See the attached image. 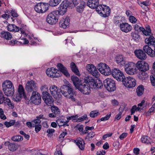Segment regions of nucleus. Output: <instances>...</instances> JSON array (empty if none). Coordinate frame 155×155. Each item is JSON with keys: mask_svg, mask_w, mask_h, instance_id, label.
<instances>
[{"mask_svg": "<svg viewBox=\"0 0 155 155\" xmlns=\"http://www.w3.org/2000/svg\"><path fill=\"white\" fill-rule=\"evenodd\" d=\"M123 84L124 85L129 88H132L134 87L136 84L135 79L132 77L129 76L123 78V80H122Z\"/></svg>", "mask_w": 155, "mask_h": 155, "instance_id": "obj_6", "label": "nucleus"}, {"mask_svg": "<svg viewBox=\"0 0 155 155\" xmlns=\"http://www.w3.org/2000/svg\"><path fill=\"white\" fill-rule=\"evenodd\" d=\"M22 97H22L21 95H20L18 94L16 96L15 99V101L17 102H19L21 101V99Z\"/></svg>", "mask_w": 155, "mask_h": 155, "instance_id": "obj_60", "label": "nucleus"}, {"mask_svg": "<svg viewBox=\"0 0 155 155\" xmlns=\"http://www.w3.org/2000/svg\"><path fill=\"white\" fill-rule=\"evenodd\" d=\"M15 123V120H10L9 122L5 121L4 123V124L7 127H9L14 125Z\"/></svg>", "mask_w": 155, "mask_h": 155, "instance_id": "obj_43", "label": "nucleus"}, {"mask_svg": "<svg viewBox=\"0 0 155 155\" xmlns=\"http://www.w3.org/2000/svg\"><path fill=\"white\" fill-rule=\"evenodd\" d=\"M59 18V15L57 14L54 11L47 15L46 18V21L50 24L54 25L58 22Z\"/></svg>", "mask_w": 155, "mask_h": 155, "instance_id": "obj_10", "label": "nucleus"}, {"mask_svg": "<svg viewBox=\"0 0 155 155\" xmlns=\"http://www.w3.org/2000/svg\"><path fill=\"white\" fill-rule=\"evenodd\" d=\"M97 67L100 72L105 76H108L111 74L110 67L105 63H101L98 64Z\"/></svg>", "mask_w": 155, "mask_h": 155, "instance_id": "obj_8", "label": "nucleus"}, {"mask_svg": "<svg viewBox=\"0 0 155 155\" xmlns=\"http://www.w3.org/2000/svg\"><path fill=\"white\" fill-rule=\"evenodd\" d=\"M56 122L58 124L59 127L63 126L62 124L64 122V119L63 118H60L58 119Z\"/></svg>", "mask_w": 155, "mask_h": 155, "instance_id": "obj_55", "label": "nucleus"}, {"mask_svg": "<svg viewBox=\"0 0 155 155\" xmlns=\"http://www.w3.org/2000/svg\"><path fill=\"white\" fill-rule=\"evenodd\" d=\"M97 11L104 18L108 17L110 12V9L109 7L105 5H100L97 8Z\"/></svg>", "mask_w": 155, "mask_h": 155, "instance_id": "obj_5", "label": "nucleus"}, {"mask_svg": "<svg viewBox=\"0 0 155 155\" xmlns=\"http://www.w3.org/2000/svg\"><path fill=\"white\" fill-rule=\"evenodd\" d=\"M67 85H63L61 86L60 89H59L60 93L65 97H67L68 94H72L73 89L72 85L68 82Z\"/></svg>", "mask_w": 155, "mask_h": 155, "instance_id": "obj_7", "label": "nucleus"}, {"mask_svg": "<svg viewBox=\"0 0 155 155\" xmlns=\"http://www.w3.org/2000/svg\"><path fill=\"white\" fill-rule=\"evenodd\" d=\"M127 70L126 71V72L128 74H129L130 75H133L134 74L135 72V69L134 68L131 69L130 68H129L127 67Z\"/></svg>", "mask_w": 155, "mask_h": 155, "instance_id": "obj_54", "label": "nucleus"}, {"mask_svg": "<svg viewBox=\"0 0 155 155\" xmlns=\"http://www.w3.org/2000/svg\"><path fill=\"white\" fill-rule=\"evenodd\" d=\"M2 90L5 95L12 96L14 94L15 89L12 83L10 81L6 80L2 84Z\"/></svg>", "mask_w": 155, "mask_h": 155, "instance_id": "obj_2", "label": "nucleus"}, {"mask_svg": "<svg viewBox=\"0 0 155 155\" xmlns=\"http://www.w3.org/2000/svg\"><path fill=\"white\" fill-rule=\"evenodd\" d=\"M99 113L98 111L96 110L91 111L90 114V116L92 118H94L97 116Z\"/></svg>", "mask_w": 155, "mask_h": 155, "instance_id": "obj_50", "label": "nucleus"}, {"mask_svg": "<svg viewBox=\"0 0 155 155\" xmlns=\"http://www.w3.org/2000/svg\"><path fill=\"white\" fill-rule=\"evenodd\" d=\"M115 61L118 64L124 65L125 63V61L124 60L123 56L121 55H117L115 58Z\"/></svg>", "mask_w": 155, "mask_h": 155, "instance_id": "obj_29", "label": "nucleus"}, {"mask_svg": "<svg viewBox=\"0 0 155 155\" xmlns=\"http://www.w3.org/2000/svg\"><path fill=\"white\" fill-rule=\"evenodd\" d=\"M6 98L4 97L2 92L0 90V104L5 102Z\"/></svg>", "mask_w": 155, "mask_h": 155, "instance_id": "obj_47", "label": "nucleus"}, {"mask_svg": "<svg viewBox=\"0 0 155 155\" xmlns=\"http://www.w3.org/2000/svg\"><path fill=\"white\" fill-rule=\"evenodd\" d=\"M96 67L92 64H88L86 66V69L90 73L96 69Z\"/></svg>", "mask_w": 155, "mask_h": 155, "instance_id": "obj_40", "label": "nucleus"}, {"mask_svg": "<svg viewBox=\"0 0 155 155\" xmlns=\"http://www.w3.org/2000/svg\"><path fill=\"white\" fill-rule=\"evenodd\" d=\"M50 95V94L46 91H43L42 92V98L44 101L46 100V99Z\"/></svg>", "mask_w": 155, "mask_h": 155, "instance_id": "obj_52", "label": "nucleus"}, {"mask_svg": "<svg viewBox=\"0 0 155 155\" xmlns=\"http://www.w3.org/2000/svg\"><path fill=\"white\" fill-rule=\"evenodd\" d=\"M59 88L54 85H52L50 88V91L51 94L56 99L61 97L62 95L60 93Z\"/></svg>", "mask_w": 155, "mask_h": 155, "instance_id": "obj_15", "label": "nucleus"}, {"mask_svg": "<svg viewBox=\"0 0 155 155\" xmlns=\"http://www.w3.org/2000/svg\"><path fill=\"white\" fill-rule=\"evenodd\" d=\"M150 80L152 85L155 86V78L153 76H150Z\"/></svg>", "mask_w": 155, "mask_h": 155, "instance_id": "obj_64", "label": "nucleus"}, {"mask_svg": "<svg viewBox=\"0 0 155 155\" xmlns=\"http://www.w3.org/2000/svg\"><path fill=\"white\" fill-rule=\"evenodd\" d=\"M70 21L69 17L66 16L61 19L59 23V26L61 28L65 29L69 27Z\"/></svg>", "mask_w": 155, "mask_h": 155, "instance_id": "obj_18", "label": "nucleus"}, {"mask_svg": "<svg viewBox=\"0 0 155 155\" xmlns=\"http://www.w3.org/2000/svg\"><path fill=\"white\" fill-rule=\"evenodd\" d=\"M120 27L122 31L127 33L130 31L132 29V27L127 23H122L120 24Z\"/></svg>", "mask_w": 155, "mask_h": 155, "instance_id": "obj_22", "label": "nucleus"}, {"mask_svg": "<svg viewBox=\"0 0 155 155\" xmlns=\"http://www.w3.org/2000/svg\"><path fill=\"white\" fill-rule=\"evenodd\" d=\"M84 83L82 92L90 91V89L101 88L103 84L100 80L94 79L91 76H87L85 77L84 80Z\"/></svg>", "mask_w": 155, "mask_h": 155, "instance_id": "obj_1", "label": "nucleus"}, {"mask_svg": "<svg viewBox=\"0 0 155 155\" xmlns=\"http://www.w3.org/2000/svg\"><path fill=\"white\" fill-rule=\"evenodd\" d=\"M111 74L113 77L119 81L123 80L124 77L123 73L117 68H115L113 69Z\"/></svg>", "mask_w": 155, "mask_h": 155, "instance_id": "obj_14", "label": "nucleus"}, {"mask_svg": "<svg viewBox=\"0 0 155 155\" xmlns=\"http://www.w3.org/2000/svg\"><path fill=\"white\" fill-rule=\"evenodd\" d=\"M4 145L7 146L8 149L11 151H14L18 149V147L15 143H11L9 141L5 142Z\"/></svg>", "mask_w": 155, "mask_h": 155, "instance_id": "obj_25", "label": "nucleus"}, {"mask_svg": "<svg viewBox=\"0 0 155 155\" xmlns=\"http://www.w3.org/2000/svg\"><path fill=\"white\" fill-rule=\"evenodd\" d=\"M26 91L28 93L30 92H36L37 90V87L36 83L33 80L28 81L25 87Z\"/></svg>", "mask_w": 155, "mask_h": 155, "instance_id": "obj_12", "label": "nucleus"}, {"mask_svg": "<svg viewBox=\"0 0 155 155\" xmlns=\"http://www.w3.org/2000/svg\"><path fill=\"white\" fill-rule=\"evenodd\" d=\"M70 68L71 71L75 74L78 76L81 75L79 71L78 68L76 66L74 62H72L70 64Z\"/></svg>", "mask_w": 155, "mask_h": 155, "instance_id": "obj_27", "label": "nucleus"}, {"mask_svg": "<svg viewBox=\"0 0 155 155\" xmlns=\"http://www.w3.org/2000/svg\"><path fill=\"white\" fill-rule=\"evenodd\" d=\"M52 113L55 114H59L60 113V111L58 108L56 106H52L51 107Z\"/></svg>", "mask_w": 155, "mask_h": 155, "instance_id": "obj_39", "label": "nucleus"}, {"mask_svg": "<svg viewBox=\"0 0 155 155\" xmlns=\"http://www.w3.org/2000/svg\"><path fill=\"white\" fill-rule=\"evenodd\" d=\"M42 126L41 124H33V127H35V130L36 133H38L41 129Z\"/></svg>", "mask_w": 155, "mask_h": 155, "instance_id": "obj_51", "label": "nucleus"}, {"mask_svg": "<svg viewBox=\"0 0 155 155\" xmlns=\"http://www.w3.org/2000/svg\"><path fill=\"white\" fill-rule=\"evenodd\" d=\"M75 94V92L74 91H73L72 94V93L71 94H68V96L67 97L69 99H71V100L73 101H75V98L74 97V95Z\"/></svg>", "mask_w": 155, "mask_h": 155, "instance_id": "obj_58", "label": "nucleus"}, {"mask_svg": "<svg viewBox=\"0 0 155 155\" xmlns=\"http://www.w3.org/2000/svg\"><path fill=\"white\" fill-rule=\"evenodd\" d=\"M88 6L91 9H96L97 11V8L99 6V0H88L87 2Z\"/></svg>", "mask_w": 155, "mask_h": 155, "instance_id": "obj_19", "label": "nucleus"}, {"mask_svg": "<svg viewBox=\"0 0 155 155\" xmlns=\"http://www.w3.org/2000/svg\"><path fill=\"white\" fill-rule=\"evenodd\" d=\"M120 18V17L119 16H114V18L113 22L116 25H119V20Z\"/></svg>", "mask_w": 155, "mask_h": 155, "instance_id": "obj_53", "label": "nucleus"}, {"mask_svg": "<svg viewBox=\"0 0 155 155\" xmlns=\"http://www.w3.org/2000/svg\"><path fill=\"white\" fill-rule=\"evenodd\" d=\"M9 44L13 46L15 44H17L18 45L19 44H22V42L18 41L16 39H12L9 41Z\"/></svg>", "mask_w": 155, "mask_h": 155, "instance_id": "obj_44", "label": "nucleus"}, {"mask_svg": "<svg viewBox=\"0 0 155 155\" xmlns=\"http://www.w3.org/2000/svg\"><path fill=\"white\" fill-rule=\"evenodd\" d=\"M141 142L146 144H151V139L147 136H142L141 139Z\"/></svg>", "mask_w": 155, "mask_h": 155, "instance_id": "obj_34", "label": "nucleus"}, {"mask_svg": "<svg viewBox=\"0 0 155 155\" xmlns=\"http://www.w3.org/2000/svg\"><path fill=\"white\" fill-rule=\"evenodd\" d=\"M103 84L105 88L109 92H113L116 90V84L115 81L110 78L104 80Z\"/></svg>", "mask_w": 155, "mask_h": 155, "instance_id": "obj_3", "label": "nucleus"}, {"mask_svg": "<svg viewBox=\"0 0 155 155\" xmlns=\"http://www.w3.org/2000/svg\"><path fill=\"white\" fill-rule=\"evenodd\" d=\"M41 13L45 12L48 10L50 5V3L48 4L46 3L41 2Z\"/></svg>", "mask_w": 155, "mask_h": 155, "instance_id": "obj_32", "label": "nucleus"}, {"mask_svg": "<svg viewBox=\"0 0 155 155\" xmlns=\"http://www.w3.org/2000/svg\"><path fill=\"white\" fill-rule=\"evenodd\" d=\"M86 3L84 1L81 2L80 4L76 8V11L79 13H81L86 6Z\"/></svg>", "mask_w": 155, "mask_h": 155, "instance_id": "obj_31", "label": "nucleus"}, {"mask_svg": "<svg viewBox=\"0 0 155 155\" xmlns=\"http://www.w3.org/2000/svg\"><path fill=\"white\" fill-rule=\"evenodd\" d=\"M57 68L58 70L62 72L64 76L68 78L70 77V75L68 71L67 68L65 67L62 64L59 63L57 64Z\"/></svg>", "mask_w": 155, "mask_h": 155, "instance_id": "obj_20", "label": "nucleus"}, {"mask_svg": "<svg viewBox=\"0 0 155 155\" xmlns=\"http://www.w3.org/2000/svg\"><path fill=\"white\" fill-rule=\"evenodd\" d=\"M80 0H73L72 2H69V4L70 8H72L73 7H75L80 2Z\"/></svg>", "mask_w": 155, "mask_h": 155, "instance_id": "obj_41", "label": "nucleus"}, {"mask_svg": "<svg viewBox=\"0 0 155 155\" xmlns=\"http://www.w3.org/2000/svg\"><path fill=\"white\" fill-rule=\"evenodd\" d=\"M136 66L138 69L141 71V74L147 76L148 74L145 72L149 69V65L148 63L144 61H139L137 63Z\"/></svg>", "mask_w": 155, "mask_h": 155, "instance_id": "obj_4", "label": "nucleus"}, {"mask_svg": "<svg viewBox=\"0 0 155 155\" xmlns=\"http://www.w3.org/2000/svg\"><path fill=\"white\" fill-rule=\"evenodd\" d=\"M11 139L14 141L19 142L23 140V137L20 135H15L12 137Z\"/></svg>", "mask_w": 155, "mask_h": 155, "instance_id": "obj_36", "label": "nucleus"}, {"mask_svg": "<svg viewBox=\"0 0 155 155\" xmlns=\"http://www.w3.org/2000/svg\"><path fill=\"white\" fill-rule=\"evenodd\" d=\"M11 15L13 17H17L18 15L15 10H12L10 12Z\"/></svg>", "mask_w": 155, "mask_h": 155, "instance_id": "obj_63", "label": "nucleus"}, {"mask_svg": "<svg viewBox=\"0 0 155 155\" xmlns=\"http://www.w3.org/2000/svg\"><path fill=\"white\" fill-rule=\"evenodd\" d=\"M134 64L133 62H130L128 63L127 64H126L125 65V70L126 71L127 70V68L126 67H127L128 68V69L129 68H130L131 69H132L134 68Z\"/></svg>", "mask_w": 155, "mask_h": 155, "instance_id": "obj_49", "label": "nucleus"}, {"mask_svg": "<svg viewBox=\"0 0 155 155\" xmlns=\"http://www.w3.org/2000/svg\"><path fill=\"white\" fill-rule=\"evenodd\" d=\"M44 101L48 105L49 104H52L54 103V100L52 98V96L51 95H50Z\"/></svg>", "mask_w": 155, "mask_h": 155, "instance_id": "obj_37", "label": "nucleus"}, {"mask_svg": "<svg viewBox=\"0 0 155 155\" xmlns=\"http://www.w3.org/2000/svg\"><path fill=\"white\" fill-rule=\"evenodd\" d=\"M61 0H50V5L51 6L54 7L57 6L61 2Z\"/></svg>", "mask_w": 155, "mask_h": 155, "instance_id": "obj_38", "label": "nucleus"}, {"mask_svg": "<svg viewBox=\"0 0 155 155\" xmlns=\"http://www.w3.org/2000/svg\"><path fill=\"white\" fill-rule=\"evenodd\" d=\"M145 42L149 45H152L155 47V38L152 35H150L149 38L145 39Z\"/></svg>", "mask_w": 155, "mask_h": 155, "instance_id": "obj_26", "label": "nucleus"}, {"mask_svg": "<svg viewBox=\"0 0 155 155\" xmlns=\"http://www.w3.org/2000/svg\"><path fill=\"white\" fill-rule=\"evenodd\" d=\"M59 71L53 68H48L46 71V73L48 76L51 77H58L59 76L58 73L57 72Z\"/></svg>", "mask_w": 155, "mask_h": 155, "instance_id": "obj_17", "label": "nucleus"}, {"mask_svg": "<svg viewBox=\"0 0 155 155\" xmlns=\"http://www.w3.org/2000/svg\"><path fill=\"white\" fill-rule=\"evenodd\" d=\"M74 142L76 143L80 149L83 150H84V140L80 138H78L76 140H74Z\"/></svg>", "mask_w": 155, "mask_h": 155, "instance_id": "obj_24", "label": "nucleus"}, {"mask_svg": "<svg viewBox=\"0 0 155 155\" xmlns=\"http://www.w3.org/2000/svg\"><path fill=\"white\" fill-rule=\"evenodd\" d=\"M144 87L143 85H140L137 87L136 90L137 95L138 96H142L144 93Z\"/></svg>", "mask_w": 155, "mask_h": 155, "instance_id": "obj_33", "label": "nucleus"}, {"mask_svg": "<svg viewBox=\"0 0 155 155\" xmlns=\"http://www.w3.org/2000/svg\"><path fill=\"white\" fill-rule=\"evenodd\" d=\"M18 93L26 100V104H29L30 101V98L28 97V94L26 95L23 86L21 84L19 85L18 88Z\"/></svg>", "mask_w": 155, "mask_h": 155, "instance_id": "obj_16", "label": "nucleus"}, {"mask_svg": "<svg viewBox=\"0 0 155 155\" xmlns=\"http://www.w3.org/2000/svg\"><path fill=\"white\" fill-rule=\"evenodd\" d=\"M57 68L58 70L62 72L64 76L68 78L70 77V75L68 71L67 68L65 67L62 64L59 63L57 64Z\"/></svg>", "mask_w": 155, "mask_h": 155, "instance_id": "obj_21", "label": "nucleus"}, {"mask_svg": "<svg viewBox=\"0 0 155 155\" xmlns=\"http://www.w3.org/2000/svg\"><path fill=\"white\" fill-rule=\"evenodd\" d=\"M88 119V118L87 117V115L86 114H84L83 116L80 117L78 118V120H76V122H79V121H83L84 120H87Z\"/></svg>", "mask_w": 155, "mask_h": 155, "instance_id": "obj_56", "label": "nucleus"}, {"mask_svg": "<svg viewBox=\"0 0 155 155\" xmlns=\"http://www.w3.org/2000/svg\"><path fill=\"white\" fill-rule=\"evenodd\" d=\"M84 126L83 125H79L78 124L75 127V128L78 130L80 131H82L83 130Z\"/></svg>", "mask_w": 155, "mask_h": 155, "instance_id": "obj_61", "label": "nucleus"}, {"mask_svg": "<svg viewBox=\"0 0 155 155\" xmlns=\"http://www.w3.org/2000/svg\"><path fill=\"white\" fill-rule=\"evenodd\" d=\"M150 45H145L143 48V49L144 52L147 54L149 52V51H152L153 49L149 46Z\"/></svg>", "mask_w": 155, "mask_h": 155, "instance_id": "obj_48", "label": "nucleus"}, {"mask_svg": "<svg viewBox=\"0 0 155 155\" xmlns=\"http://www.w3.org/2000/svg\"><path fill=\"white\" fill-rule=\"evenodd\" d=\"M71 80L72 81L76 89L81 92H82L83 85L84 83V81L79 80V78L75 75L71 76Z\"/></svg>", "mask_w": 155, "mask_h": 155, "instance_id": "obj_11", "label": "nucleus"}, {"mask_svg": "<svg viewBox=\"0 0 155 155\" xmlns=\"http://www.w3.org/2000/svg\"><path fill=\"white\" fill-rule=\"evenodd\" d=\"M29 103L31 102L35 105H38L41 102V97L40 94L37 92H32L30 98Z\"/></svg>", "mask_w": 155, "mask_h": 155, "instance_id": "obj_13", "label": "nucleus"}, {"mask_svg": "<svg viewBox=\"0 0 155 155\" xmlns=\"http://www.w3.org/2000/svg\"><path fill=\"white\" fill-rule=\"evenodd\" d=\"M35 11L38 13H41V2L38 3L35 5L34 8Z\"/></svg>", "mask_w": 155, "mask_h": 155, "instance_id": "obj_42", "label": "nucleus"}, {"mask_svg": "<svg viewBox=\"0 0 155 155\" xmlns=\"http://www.w3.org/2000/svg\"><path fill=\"white\" fill-rule=\"evenodd\" d=\"M91 74L95 78H98L100 76V74L97 69L91 72Z\"/></svg>", "mask_w": 155, "mask_h": 155, "instance_id": "obj_46", "label": "nucleus"}, {"mask_svg": "<svg viewBox=\"0 0 155 155\" xmlns=\"http://www.w3.org/2000/svg\"><path fill=\"white\" fill-rule=\"evenodd\" d=\"M95 135V134L94 132H91L89 133L86 136V139H90L92 138Z\"/></svg>", "mask_w": 155, "mask_h": 155, "instance_id": "obj_57", "label": "nucleus"}, {"mask_svg": "<svg viewBox=\"0 0 155 155\" xmlns=\"http://www.w3.org/2000/svg\"><path fill=\"white\" fill-rule=\"evenodd\" d=\"M8 31H10L18 32L19 31V28L14 24H8L7 27Z\"/></svg>", "mask_w": 155, "mask_h": 155, "instance_id": "obj_30", "label": "nucleus"}, {"mask_svg": "<svg viewBox=\"0 0 155 155\" xmlns=\"http://www.w3.org/2000/svg\"><path fill=\"white\" fill-rule=\"evenodd\" d=\"M134 53L136 57L141 60H145L147 58L145 53L142 50H136L134 51Z\"/></svg>", "mask_w": 155, "mask_h": 155, "instance_id": "obj_23", "label": "nucleus"}, {"mask_svg": "<svg viewBox=\"0 0 155 155\" xmlns=\"http://www.w3.org/2000/svg\"><path fill=\"white\" fill-rule=\"evenodd\" d=\"M108 114L109 113H108L105 117L101 118V120L102 121H104L108 120L110 117L111 115L110 113L109 114Z\"/></svg>", "mask_w": 155, "mask_h": 155, "instance_id": "obj_59", "label": "nucleus"}, {"mask_svg": "<svg viewBox=\"0 0 155 155\" xmlns=\"http://www.w3.org/2000/svg\"><path fill=\"white\" fill-rule=\"evenodd\" d=\"M131 36L132 39L136 42H139L140 39V36L138 34L134 32H132L131 33Z\"/></svg>", "mask_w": 155, "mask_h": 155, "instance_id": "obj_35", "label": "nucleus"}, {"mask_svg": "<svg viewBox=\"0 0 155 155\" xmlns=\"http://www.w3.org/2000/svg\"><path fill=\"white\" fill-rule=\"evenodd\" d=\"M5 104H6L11 109H13L14 107V104L11 103V100L8 98H6L5 101L4 103Z\"/></svg>", "mask_w": 155, "mask_h": 155, "instance_id": "obj_45", "label": "nucleus"}, {"mask_svg": "<svg viewBox=\"0 0 155 155\" xmlns=\"http://www.w3.org/2000/svg\"><path fill=\"white\" fill-rule=\"evenodd\" d=\"M129 20L132 23H135L137 21L136 18L133 16H131L129 17Z\"/></svg>", "mask_w": 155, "mask_h": 155, "instance_id": "obj_62", "label": "nucleus"}, {"mask_svg": "<svg viewBox=\"0 0 155 155\" xmlns=\"http://www.w3.org/2000/svg\"><path fill=\"white\" fill-rule=\"evenodd\" d=\"M0 37L6 40H10L12 38V35L8 31H2L0 33Z\"/></svg>", "mask_w": 155, "mask_h": 155, "instance_id": "obj_28", "label": "nucleus"}, {"mask_svg": "<svg viewBox=\"0 0 155 155\" xmlns=\"http://www.w3.org/2000/svg\"><path fill=\"white\" fill-rule=\"evenodd\" d=\"M69 2L67 0H64L62 2L58 8V10L54 11L57 14L63 15L65 14L67 11V8L69 7Z\"/></svg>", "mask_w": 155, "mask_h": 155, "instance_id": "obj_9", "label": "nucleus"}]
</instances>
